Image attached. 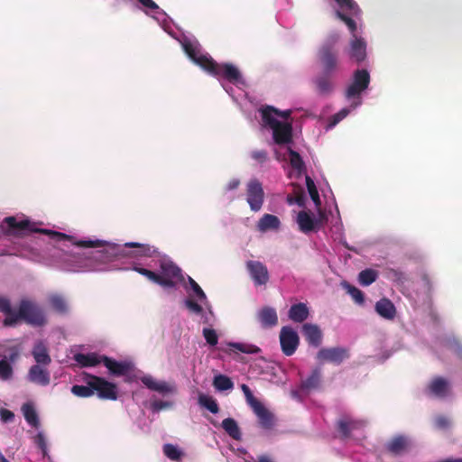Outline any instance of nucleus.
Instances as JSON below:
<instances>
[{
	"label": "nucleus",
	"instance_id": "nucleus-29",
	"mask_svg": "<svg viewBox=\"0 0 462 462\" xmlns=\"http://www.w3.org/2000/svg\"><path fill=\"white\" fill-rule=\"evenodd\" d=\"M409 446V441L406 437L399 435L392 439L386 444V449L389 453L393 455H400L403 453Z\"/></svg>",
	"mask_w": 462,
	"mask_h": 462
},
{
	"label": "nucleus",
	"instance_id": "nucleus-64",
	"mask_svg": "<svg viewBox=\"0 0 462 462\" xmlns=\"http://www.w3.org/2000/svg\"><path fill=\"white\" fill-rule=\"evenodd\" d=\"M258 462H273L272 458L266 455H261L258 457Z\"/></svg>",
	"mask_w": 462,
	"mask_h": 462
},
{
	"label": "nucleus",
	"instance_id": "nucleus-31",
	"mask_svg": "<svg viewBox=\"0 0 462 462\" xmlns=\"http://www.w3.org/2000/svg\"><path fill=\"white\" fill-rule=\"evenodd\" d=\"M23 417L28 424L33 428H39L40 420L32 403L26 402L22 406Z\"/></svg>",
	"mask_w": 462,
	"mask_h": 462
},
{
	"label": "nucleus",
	"instance_id": "nucleus-18",
	"mask_svg": "<svg viewBox=\"0 0 462 462\" xmlns=\"http://www.w3.org/2000/svg\"><path fill=\"white\" fill-rule=\"evenodd\" d=\"M427 391L435 397L445 398L449 392V383L443 377L438 376L431 380L427 387Z\"/></svg>",
	"mask_w": 462,
	"mask_h": 462
},
{
	"label": "nucleus",
	"instance_id": "nucleus-30",
	"mask_svg": "<svg viewBox=\"0 0 462 462\" xmlns=\"http://www.w3.org/2000/svg\"><path fill=\"white\" fill-rule=\"evenodd\" d=\"M74 360L82 367H93L102 363V356L79 353L74 356Z\"/></svg>",
	"mask_w": 462,
	"mask_h": 462
},
{
	"label": "nucleus",
	"instance_id": "nucleus-49",
	"mask_svg": "<svg viewBox=\"0 0 462 462\" xmlns=\"http://www.w3.org/2000/svg\"><path fill=\"white\" fill-rule=\"evenodd\" d=\"M203 337L210 346H216L218 342V336L213 328H203Z\"/></svg>",
	"mask_w": 462,
	"mask_h": 462
},
{
	"label": "nucleus",
	"instance_id": "nucleus-2",
	"mask_svg": "<svg viewBox=\"0 0 462 462\" xmlns=\"http://www.w3.org/2000/svg\"><path fill=\"white\" fill-rule=\"evenodd\" d=\"M3 231L9 236H22L27 233H42L48 235L56 241H70L73 237L60 233L42 228H32L31 222L27 219L18 221L14 217H5L1 224Z\"/></svg>",
	"mask_w": 462,
	"mask_h": 462
},
{
	"label": "nucleus",
	"instance_id": "nucleus-14",
	"mask_svg": "<svg viewBox=\"0 0 462 462\" xmlns=\"http://www.w3.org/2000/svg\"><path fill=\"white\" fill-rule=\"evenodd\" d=\"M246 269L256 286L265 285L269 282L268 269L262 262L249 260L246 262Z\"/></svg>",
	"mask_w": 462,
	"mask_h": 462
},
{
	"label": "nucleus",
	"instance_id": "nucleus-56",
	"mask_svg": "<svg viewBox=\"0 0 462 462\" xmlns=\"http://www.w3.org/2000/svg\"><path fill=\"white\" fill-rule=\"evenodd\" d=\"M75 245L83 248H94L98 247L102 245L99 240H79L73 243Z\"/></svg>",
	"mask_w": 462,
	"mask_h": 462
},
{
	"label": "nucleus",
	"instance_id": "nucleus-9",
	"mask_svg": "<svg viewBox=\"0 0 462 462\" xmlns=\"http://www.w3.org/2000/svg\"><path fill=\"white\" fill-rule=\"evenodd\" d=\"M322 73L334 75L339 65L337 51L330 45H323L318 53Z\"/></svg>",
	"mask_w": 462,
	"mask_h": 462
},
{
	"label": "nucleus",
	"instance_id": "nucleus-13",
	"mask_svg": "<svg viewBox=\"0 0 462 462\" xmlns=\"http://www.w3.org/2000/svg\"><path fill=\"white\" fill-rule=\"evenodd\" d=\"M161 267V278L164 281H168L171 285H162L164 288H174L177 282L183 280L181 269L176 265L173 262H162Z\"/></svg>",
	"mask_w": 462,
	"mask_h": 462
},
{
	"label": "nucleus",
	"instance_id": "nucleus-20",
	"mask_svg": "<svg viewBox=\"0 0 462 462\" xmlns=\"http://www.w3.org/2000/svg\"><path fill=\"white\" fill-rule=\"evenodd\" d=\"M102 363L112 374L117 376L126 374L131 369V365L129 363L118 362L106 356H102Z\"/></svg>",
	"mask_w": 462,
	"mask_h": 462
},
{
	"label": "nucleus",
	"instance_id": "nucleus-35",
	"mask_svg": "<svg viewBox=\"0 0 462 462\" xmlns=\"http://www.w3.org/2000/svg\"><path fill=\"white\" fill-rule=\"evenodd\" d=\"M320 370L314 369L311 374L301 382L300 388L307 391L318 388L320 383Z\"/></svg>",
	"mask_w": 462,
	"mask_h": 462
},
{
	"label": "nucleus",
	"instance_id": "nucleus-16",
	"mask_svg": "<svg viewBox=\"0 0 462 462\" xmlns=\"http://www.w3.org/2000/svg\"><path fill=\"white\" fill-rule=\"evenodd\" d=\"M141 382L149 389L157 392L162 395L174 394L177 393V387L174 383L165 381H157L151 375H144Z\"/></svg>",
	"mask_w": 462,
	"mask_h": 462
},
{
	"label": "nucleus",
	"instance_id": "nucleus-25",
	"mask_svg": "<svg viewBox=\"0 0 462 462\" xmlns=\"http://www.w3.org/2000/svg\"><path fill=\"white\" fill-rule=\"evenodd\" d=\"M375 311L382 318L392 320L396 315V309L393 303L386 298H383L375 304Z\"/></svg>",
	"mask_w": 462,
	"mask_h": 462
},
{
	"label": "nucleus",
	"instance_id": "nucleus-53",
	"mask_svg": "<svg viewBox=\"0 0 462 462\" xmlns=\"http://www.w3.org/2000/svg\"><path fill=\"white\" fill-rule=\"evenodd\" d=\"M172 406H173L172 402H166V401H161V400L153 401L151 403V409L152 410V411H155V412L161 411L162 410L170 409Z\"/></svg>",
	"mask_w": 462,
	"mask_h": 462
},
{
	"label": "nucleus",
	"instance_id": "nucleus-8",
	"mask_svg": "<svg viewBox=\"0 0 462 462\" xmlns=\"http://www.w3.org/2000/svg\"><path fill=\"white\" fill-rule=\"evenodd\" d=\"M246 201L252 211H259L264 202V190L257 179H251L246 184Z\"/></svg>",
	"mask_w": 462,
	"mask_h": 462
},
{
	"label": "nucleus",
	"instance_id": "nucleus-57",
	"mask_svg": "<svg viewBox=\"0 0 462 462\" xmlns=\"http://www.w3.org/2000/svg\"><path fill=\"white\" fill-rule=\"evenodd\" d=\"M185 306L195 314H201L203 311V308L191 299H187L185 300Z\"/></svg>",
	"mask_w": 462,
	"mask_h": 462
},
{
	"label": "nucleus",
	"instance_id": "nucleus-46",
	"mask_svg": "<svg viewBox=\"0 0 462 462\" xmlns=\"http://www.w3.org/2000/svg\"><path fill=\"white\" fill-rule=\"evenodd\" d=\"M33 442L41 450L42 457L50 459L51 457L48 453L47 442L44 434L42 432H38L33 438Z\"/></svg>",
	"mask_w": 462,
	"mask_h": 462
},
{
	"label": "nucleus",
	"instance_id": "nucleus-50",
	"mask_svg": "<svg viewBox=\"0 0 462 462\" xmlns=\"http://www.w3.org/2000/svg\"><path fill=\"white\" fill-rule=\"evenodd\" d=\"M387 275L389 278L399 283H403L407 280L405 273L398 269H388Z\"/></svg>",
	"mask_w": 462,
	"mask_h": 462
},
{
	"label": "nucleus",
	"instance_id": "nucleus-10",
	"mask_svg": "<svg viewBox=\"0 0 462 462\" xmlns=\"http://www.w3.org/2000/svg\"><path fill=\"white\" fill-rule=\"evenodd\" d=\"M280 344L282 353L287 356H291L299 346L300 337L292 328L284 326L280 331Z\"/></svg>",
	"mask_w": 462,
	"mask_h": 462
},
{
	"label": "nucleus",
	"instance_id": "nucleus-15",
	"mask_svg": "<svg viewBox=\"0 0 462 462\" xmlns=\"http://www.w3.org/2000/svg\"><path fill=\"white\" fill-rule=\"evenodd\" d=\"M319 219H317L310 212L305 210L300 211L297 216L299 229L304 234L318 231L320 227L321 218L323 217L321 212H319Z\"/></svg>",
	"mask_w": 462,
	"mask_h": 462
},
{
	"label": "nucleus",
	"instance_id": "nucleus-54",
	"mask_svg": "<svg viewBox=\"0 0 462 462\" xmlns=\"http://www.w3.org/2000/svg\"><path fill=\"white\" fill-rule=\"evenodd\" d=\"M144 276L149 279L150 281H152V282L156 283V284H159V285H171V283L168 282V281H164L161 278V275L152 272V271H150V270H147L144 273Z\"/></svg>",
	"mask_w": 462,
	"mask_h": 462
},
{
	"label": "nucleus",
	"instance_id": "nucleus-38",
	"mask_svg": "<svg viewBox=\"0 0 462 462\" xmlns=\"http://www.w3.org/2000/svg\"><path fill=\"white\" fill-rule=\"evenodd\" d=\"M199 404L207 410H208L210 412L216 414L219 411V407L217 402V401L209 395L199 393L198 398Z\"/></svg>",
	"mask_w": 462,
	"mask_h": 462
},
{
	"label": "nucleus",
	"instance_id": "nucleus-44",
	"mask_svg": "<svg viewBox=\"0 0 462 462\" xmlns=\"http://www.w3.org/2000/svg\"><path fill=\"white\" fill-rule=\"evenodd\" d=\"M306 186H307L309 194L310 196V199H312V201L314 202V204L317 207H319L321 204V201L319 199V191L317 189V187H316L313 180L310 176H306Z\"/></svg>",
	"mask_w": 462,
	"mask_h": 462
},
{
	"label": "nucleus",
	"instance_id": "nucleus-61",
	"mask_svg": "<svg viewBox=\"0 0 462 462\" xmlns=\"http://www.w3.org/2000/svg\"><path fill=\"white\" fill-rule=\"evenodd\" d=\"M436 426L439 429H446L449 426V420L444 416H439L435 420Z\"/></svg>",
	"mask_w": 462,
	"mask_h": 462
},
{
	"label": "nucleus",
	"instance_id": "nucleus-27",
	"mask_svg": "<svg viewBox=\"0 0 462 462\" xmlns=\"http://www.w3.org/2000/svg\"><path fill=\"white\" fill-rule=\"evenodd\" d=\"M32 355L37 365H49L51 362V358L48 353V349L42 341L34 345L32 351Z\"/></svg>",
	"mask_w": 462,
	"mask_h": 462
},
{
	"label": "nucleus",
	"instance_id": "nucleus-37",
	"mask_svg": "<svg viewBox=\"0 0 462 462\" xmlns=\"http://www.w3.org/2000/svg\"><path fill=\"white\" fill-rule=\"evenodd\" d=\"M360 423L353 420H339L337 421V430L342 434L344 438H348L350 432L359 427Z\"/></svg>",
	"mask_w": 462,
	"mask_h": 462
},
{
	"label": "nucleus",
	"instance_id": "nucleus-47",
	"mask_svg": "<svg viewBox=\"0 0 462 462\" xmlns=\"http://www.w3.org/2000/svg\"><path fill=\"white\" fill-rule=\"evenodd\" d=\"M125 246L136 248V256H152V250L149 245L139 243H126Z\"/></svg>",
	"mask_w": 462,
	"mask_h": 462
},
{
	"label": "nucleus",
	"instance_id": "nucleus-1",
	"mask_svg": "<svg viewBox=\"0 0 462 462\" xmlns=\"http://www.w3.org/2000/svg\"><path fill=\"white\" fill-rule=\"evenodd\" d=\"M0 312L5 316L2 323L5 328H14L22 322L34 328H41L48 323L42 307L28 298L21 299L18 308L15 310L13 308L10 299L0 297Z\"/></svg>",
	"mask_w": 462,
	"mask_h": 462
},
{
	"label": "nucleus",
	"instance_id": "nucleus-28",
	"mask_svg": "<svg viewBox=\"0 0 462 462\" xmlns=\"http://www.w3.org/2000/svg\"><path fill=\"white\" fill-rule=\"evenodd\" d=\"M310 311L305 303L293 304L288 312L289 319L294 322L301 323L309 317Z\"/></svg>",
	"mask_w": 462,
	"mask_h": 462
},
{
	"label": "nucleus",
	"instance_id": "nucleus-17",
	"mask_svg": "<svg viewBox=\"0 0 462 462\" xmlns=\"http://www.w3.org/2000/svg\"><path fill=\"white\" fill-rule=\"evenodd\" d=\"M273 137L276 144H288L292 142V125L290 123L279 122L273 127Z\"/></svg>",
	"mask_w": 462,
	"mask_h": 462
},
{
	"label": "nucleus",
	"instance_id": "nucleus-62",
	"mask_svg": "<svg viewBox=\"0 0 462 462\" xmlns=\"http://www.w3.org/2000/svg\"><path fill=\"white\" fill-rule=\"evenodd\" d=\"M240 185V180L237 179L231 180L226 186L227 190L236 189Z\"/></svg>",
	"mask_w": 462,
	"mask_h": 462
},
{
	"label": "nucleus",
	"instance_id": "nucleus-52",
	"mask_svg": "<svg viewBox=\"0 0 462 462\" xmlns=\"http://www.w3.org/2000/svg\"><path fill=\"white\" fill-rule=\"evenodd\" d=\"M349 113H350V109L349 108H343V109H341L339 112H337V114H335L331 117V119L329 121V124H328V126L329 127L335 126L341 120H343L345 117H346Z\"/></svg>",
	"mask_w": 462,
	"mask_h": 462
},
{
	"label": "nucleus",
	"instance_id": "nucleus-11",
	"mask_svg": "<svg viewBox=\"0 0 462 462\" xmlns=\"http://www.w3.org/2000/svg\"><path fill=\"white\" fill-rule=\"evenodd\" d=\"M349 357V351L346 347H323L317 354V359L320 363L328 362L334 365H340Z\"/></svg>",
	"mask_w": 462,
	"mask_h": 462
},
{
	"label": "nucleus",
	"instance_id": "nucleus-34",
	"mask_svg": "<svg viewBox=\"0 0 462 462\" xmlns=\"http://www.w3.org/2000/svg\"><path fill=\"white\" fill-rule=\"evenodd\" d=\"M341 10L340 12L346 14L349 17L356 16L360 13L357 4L354 0H335Z\"/></svg>",
	"mask_w": 462,
	"mask_h": 462
},
{
	"label": "nucleus",
	"instance_id": "nucleus-5",
	"mask_svg": "<svg viewBox=\"0 0 462 462\" xmlns=\"http://www.w3.org/2000/svg\"><path fill=\"white\" fill-rule=\"evenodd\" d=\"M370 83V75L366 69H356L353 75V81L347 87L345 97L348 100H354L351 108L355 109L361 105V94Z\"/></svg>",
	"mask_w": 462,
	"mask_h": 462
},
{
	"label": "nucleus",
	"instance_id": "nucleus-63",
	"mask_svg": "<svg viewBox=\"0 0 462 462\" xmlns=\"http://www.w3.org/2000/svg\"><path fill=\"white\" fill-rule=\"evenodd\" d=\"M291 110H285V111H279V114L277 116L287 119L291 116Z\"/></svg>",
	"mask_w": 462,
	"mask_h": 462
},
{
	"label": "nucleus",
	"instance_id": "nucleus-22",
	"mask_svg": "<svg viewBox=\"0 0 462 462\" xmlns=\"http://www.w3.org/2000/svg\"><path fill=\"white\" fill-rule=\"evenodd\" d=\"M302 333L310 345L316 347L320 346L322 342V332L317 325L310 323L304 324L302 326Z\"/></svg>",
	"mask_w": 462,
	"mask_h": 462
},
{
	"label": "nucleus",
	"instance_id": "nucleus-45",
	"mask_svg": "<svg viewBox=\"0 0 462 462\" xmlns=\"http://www.w3.org/2000/svg\"><path fill=\"white\" fill-rule=\"evenodd\" d=\"M164 455L173 461H180L182 457V452L172 444H165L163 446Z\"/></svg>",
	"mask_w": 462,
	"mask_h": 462
},
{
	"label": "nucleus",
	"instance_id": "nucleus-59",
	"mask_svg": "<svg viewBox=\"0 0 462 462\" xmlns=\"http://www.w3.org/2000/svg\"><path fill=\"white\" fill-rule=\"evenodd\" d=\"M251 157L258 162L263 163L267 160V152L264 150L254 151L251 153Z\"/></svg>",
	"mask_w": 462,
	"mask_h": 462
},
{
	"label": "nucleus",
	"instance_id": "nucleus-36",
	"mask_svg": "<svg viewBox=\"0 0 462 462\" xmlns=\"http://www.w3.org/2000/svg\"><path fill=\"white\" fill-rule=\"evenodd\" d=\"M262 113V120L264 125H268L269 127H273L280 121L277 120L275 116L279 114V110L273 108L272 106H267L261 110Z\"/></svg>",
	"mask_w": 462,
	"mask_h": 462
},
{
	"label": "nucleus",
	"instance_id": "nucleus-33",
	"mask_svg": "<svg viewBox=\"0 0 462 462\" xmlns=\"http://www.w3.org/2000/svg\"><path fill=\"white\" fill-rule=\"evenodd\" d=\"M49 303L53 310L65 314L68 312V303L65 298L59 294H52L49 297Z\"/></svg>",
	"mask_w": 462,
	"mask_h": 462
},
{
	"label": "nucleus",
	"instance_id": "nucleus-6",
	"mask_svg": "<svg viewBox=\"0 0 462 462\" xmlns=\"http://www.w3.org/2000/svg\"><path fill=\"white\" fill-rule=\"evenodd\" d=\"M206 71L214 77L223 78L233 84H238L243 81L239 69L230 63L219 64L212 59Z\"/></svg>",
	"mask_w": 462,
	"mask_h": 462
},
{
	"label": "nucleus",
	"instance_id": "nucleus-51",
	"mask_svg": "<svg viewBox=\"0 0 462 462\" xmlns=\"http://www.w3.org/2000/svg\"><path fill=\"white\" fill-rule=\"evenodd\" d=\"M348 293L356 303L363 304L365 302L364 293L358 288L355 286H348Z\"/></svg>",
	"mask_w": 462,
	"mask_h": 462
},
{
	"label": "nucleus",
	"instance_id": "nucleus-40",
	"mask_svg": "<svg viewBox=\"0 0 462 462\" xmlns=\"http://www.w3.org/2000/svg\"><path fill=\"white\" fill-rule=\"evenodd\" d=\"M378 273L374 269H365L358 274V282L362 286H368L376 281Z\"/></svg>",
	"mask_w": 462,
	"mask_h": 462
},
{
	"label": "nucleus",
	"instance_id": "nucleus-3",
	"mask_svg": "<svg viewBox=\"0 0 462 462\" xmlns=\"http://www.w3.org/2000/svg\"><path fill=\"white\" fill-rule=\"evenodd\" d=\"M241 389L247 404L257 417L260 427L267 430H273L276 425L275 415L254 396L251 389L246 384H242Z\"/></svg>",
	"mask_w": 462,
	"mask_h": 462
},
{
	"label": "nucleus",
	"instance_id": "nucleus-42",
	"mask_svg": "<svg viewBox=\"0 0 462 462\" xmlns=\"http://www.w3.org/2000/svg\"><path fill=\"white\" fill-rule=\"evenodd\" d=\"M213 386L217 391H226L232 389L234 387V383L228 376L218 374L214 377Z\"/></svg>",
	"mask_w": 462,
	"mask_h": 462
},
{
	"label": "nucleus",
	"instance_id": "nucleus-58",
	"mask_svg": "<svg viewBox=\"0 0 462 462\" xmlns=\"http://www.w3.org/2000/svg\"><path fill=\"white\" fill-rule=\"evenodd\" d=\"M0 419L3 422L7 423L13 421L14 419V413L7 409H0Z\"/></svg>",
	"mask_w": 462,
	"mask_h": 462
},
{
	"label": "nucleus",
	"instance_id": "nucleus-60",
	"mask_svg": "<svg viewBox=\"0 0 462 462\" xmlns=\"http://www.w3.org/2000/svg\"><path fill=\"white\" fill-rule=\"evenodd\" d=\"M138 3L144 8L152 11L159 10V5L153 0H137Z\"/></svg>",
	"mask_w": 462,
	"mask_h": 462
},
{
	"label": "nucleus",
	"instance_id": "nucleus-19",
	"mask_svg": "<svg viewBox=\"0 0 462 462\" xmlns=\"http://www.w3.org/2000/svg\"><path fill=\"white\" fill-rule=\"evenodd\" d=\"M334 75L320 72L313 79L316 89L319 95H329L334 89L333 78Z\"/></svg>",
	"mask_w": 462,
	"mask_h": 462
},
{
	"label": "nucleus",
	"instance_id": "nucleus-21",
	"mask_svg": "<svg viewBox=\"0 0 462 462\" xmlns=\"http://www.w3.org/2000/svg\"><path fill=\"white\" fill-rule=\"evenodd\" d=\"M29 380L37 384L46 386L50 383V373L46 368L41 366V365H34L31 366L28 373Z\"/></svg>",
	"mask_w": 462,
	"mask_h": 462
},
{
	"label": "nucleus",
	"instance_id": "nucleus-48",
	"mask_svg": "<svg viewBox=\"0 0 462 462\" xmlns=\"http://www.w3.org/2000/svg\"><path fill=\"white\" fill-rule=\"evenodd\" d=\"M286 200L289 205L297 204L300 207H304L305 206L304 191L302 189H300L299 192L296 193L295 196L288 195Z\"/></svg>",
	"mask_w": 462,
	"mask_h": 462
},
{
	"label": "nucleus",
	"instance_id": "nucleus-39",
	"mask_svg": "<svg viewBox=\"0 0 462 462\" xmlns=\"http://www.w3.org/2000/svg\"><path fill=\"white\" fill-rule=\"evenodd\" d=\"M289 157H290V164L291 166L298 171L299 174H301L306 171L305 163L300 155L299 152H295L291 148H288Z\"/></svg>",
	"mask_w": 462,
	"mask_h": 462
},
{
	"label": "nucleus",
	"instance_id": "nucleus-12",
	"mask_svg": "<svg viewBox=\"0 0 462 462\" xmlns=\"http://www.w3.org/2000/svg\"><path fill=\"white\" fill-rule=\"evenodd\" d=\"M182 46L189 58L206 71L212 58L208 54L201 53L199 45L197 42L186 40L183 42Z\"/></svg>",
	"mask_w": 462,
	"mask_h": 462
},
{
	"label": "nucleus",
	"instance_id": "nucleus-26",
	"mask_svg": "<svg viewBox=\"0 0 462 462\" xmlns=\"http://www.w3.org/2000/svg\"><path fill=\"white\" fill-rule=\"evenodd\" d=\"M18 357V354L14 352L10 354V356H4L3 359L0 360V379L2 381H8L13 378L14 369L12 363H14Z\"/></svg>",
	"mask_w": 462,
	"mask_h": 462
},
{
	"label": "nucleus",
	"instance_id": "nucleus-41",
	"mask_svg": "<svg viewBox=\"0 0 462 462\" xmlns=\"http://www.w3.org/2000/svg\"><path fill=\"white\" fill-rule=\"evenodd\" d=\"M71 393L81 398H88L94 394V390L91 387V378L87 381V385L75 384L71 387Z\"/></svg>",
	"mask_w": 462,
	"mask_h": 462
},
{
	"label": "nucleus",
	"instance_id": "nucleus-43",
	"mask_svg": "<svg viewBox=\"0 0 462 462\" xmlns=\"http://www.w3.org/2000/svg\"><path fill=\"white\" fill-rule=\"evenodd\" d=\"M228 346L236 351H239L245 354H259L261 348L253 344L247 343H229Z\"/></svg>",
	"mask_w": 462,
	"mask_h": 462
},
{
	"label": "nucleus",
	"instance_id": "nucleus-4",
	"mask_svg": "<svg viewBox=\"0 0 462 462\" xmlns=\"http://www.w3.org/2000/svg\"><path fill=\"white\" fill-rule=\"evenodd\" d=\"M335 14L337 19L346 23L354 37V39L350 42V58L357 63L364 61L366 58V42L364 39L356 37V23L352 17H349L340 11H336Z\"/></svg>",
	"mask_w": 462,
	"mask_h": 462
},
{
	"label": "nucleus",
	"instance_id": "nucleus-32",
	"mask_svg": "<svg viewBox=\"0 0 462 462\" xmlns=\"http://www.w3.org/2000/svg\"><path fill=\"white\" fill-rule=\"evenodd\" d=\"M222 428L233 439L240 440L242 438L240 428L233 418H226L223 420Z\"/></svg>",
	"mask_w": 462,
	"mask_h": 462
},
{
	"label": "nucleus",
	"instance_id": "nucleus-24",
	"mask_svg": "<svg viewBox=\"0 0 462 462\" xmlns=\"http://www.w3.org/2000/svg\"><path fill=\"white\" fill-rule=\"evenodd\" d=\"M281 227V221L278 217L272 214H263L256 224V228L259 232L265 233L270 230H279Z\"/></svg>",
	"mask_w": 462,
	"mask_h": 462
},
{
	"label": "nucleus",
	"instance_id": "nucleus-55",
	"mask_svg": "<svg viewBox=\"0 0 462 462\" xmlns=\"http://www.w3.org/2000/svg\"><path fill=\"white\" fill-rule=\"evenodd\" d=\"M189 283L193 292L195 293L196 297L199 300H206L207 297H206L205 292L203 291L201 287L191 277H189Z\"/></svg>",
	"mask_w": 462,
	"mask_h": 462
},
{
	"label": "nucleus",
	"instance_id": "nucleus-23",
	"mask_svg": "<svg viewBox=\"0 0 462 462\" xmlns=\"http://www.w3.org/2000/svg\"><path fill=\"white\" fill-rule=\"evenodd\" d=\"M257 319L263 328H273L278 324L277 312L272 307L262 308L258 311Z\"/></svg>",
	"mask_w": 462,
	"mask_h": 462
},
{
	"label": "nucleus",
	"instance_id": "nucleus-7",
	"mask_svg": "<svg viewBox=\"0 0 462 462\" xmlns=\"http://www.w3.org/2000/svg\"><path fill=\"white\" fill-rule=\"evenodd\" d=\"M85 375L91 378V387L100 399L113 401L117 399V388L115 383L97 375L88 374Z\"/></svg>",
	"mask_w": 462,
	"mask_h": 462
}]
</instances>
